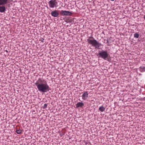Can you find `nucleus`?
<instances>
[{"instance_id": "f03ea898", "label": "nucleus", "mask_w": 145, "mask_h": 145, "mask_svg": "<svg viewBox=\"0 0 145 145\" xmlns=\"http://www.w3.org/2000/svg\"><path fill=\"white\" fill-rule=\"evenodd\" d=\"M89 39H87V41L88 43L91 44L92 46H94L95 48L98 49H99V47L102 45L101 43L95 39L93 37H89Z\"/></svg>"}, {"instance_id": "9d476101", "label": "nucleus", "mask_w": 145, "mask_h": 145, "mask_svg": "<svg viewBox=\"0 0 145 145\" xmlns=\"http://www.w3.org/2000/svg\"><path fill=\"white\" fill-rule=\"evenodd\" d=\"M139 70L141 72L145 71V67L141 66L139 67Z\"/></svg>"}, {"instance_id": "1a4fd4ad", "label": "nucleus", "mask_w": 145, "mask_h": 145, "mask_svg": "<svg viewBox=\"0 0 145 145\" xmlns=\"http://www.w3.org/2000/svg\"><path fill=\"white\" fill-rule=\"evenodd\" d=\"M84 104L82 102H78L76 104V108L82 107L84 106Z\"/></svg>"}, {"instance_id": "4468645a", "label": "nucleus", "mask_w": 145, "mask_h": 145, "mask_svg": "<svg viewBox=\"0 0 145 145\" xmlns=\"http://www.w3.org/2000/svg\"><path fill=\"white\" fill-rule=\"evenodd\" d=\"M47 104H45L43 106V109H45L47 107Z\"/></svg>"}, {"instance_id": "39448f33", "label": "nucleus", "mask_w": 145, "mask_h": 145, "mask_svg": "<svg viewBox=\"0 0 145 145\" xmlns=\"http://www.w3.org/2000/svg\"><path fill=\"white\" fill-rule=\"evenodd\" d=\"M48 4L50 8H53L57 6V2L56 0H51L48 2Z\"/></svg>"}, {"instance_id": "f257e3e1", "label": "nucleus", "mask_w": 145, "mask_h": 145, "mask_svg": "<svg viewBox=\"0 0 145 145\" xmlns=\"http://www.w3.org/2000/svg\"><path fill=\"white\" fill-rule=\"evenodd\" d=\"M44 80L40 78H39L35 83L38 90L43 93L46 92L50 90V87L46 83H43Z\"/></svg>"}, {"instance_id": "7ed1b4c3", "label": "nucleus", "mask_w": 145, "mask_h": 145, "mask_svg": "<svg viewBox=\"0 0 145 145\" xmlns=\"http://www.w3.org/2000/svg\"><path fill=\"white\" fill-rule=\"evenodd\" d=\"M8 1L9 0H0V12H3L6 10L4 5H6Z\"/></svg>"}, {"instance_id": "0eeeda50", "label": "nucleus", "mask_w": 145, "mask_h": 145, "mask_svg": "<svg viewBox=\"0 0 145 145\" xmlns=\"http://www.w3.org/2000/svg\"><path fill=\"white\" fill-rule=\"evenodd\" d=\"M51 16L54 17H57L59 14L57 10H52L51 13Z\"/></svg>"}, {"instance_id": "6e6552de", "label": "nucleus", "mask_w": 145, "mask_h": 145, "mask_svg": "<svg viewBox=\"0 0 145 145\" xmlns=\"http://www.w3.org/2000/svg\"><path fill=\"white\" fill-rule=\"evenodd\" d=\"M88 94H89L87 91H86L84 92L82 96V99L84 100H85L88 97Z\"/></svg>"}, {"instance_id": "2eb2a0df", "label": "nucleus", "mask_w": 145, "mask_h": 145, "mask_svg": "<svg viewBox=\"0 0 145 145\" xmlns=\"http://www.w3.org/2000/svg\"><path fill=\"white\" fill-rule=\"evenodd\" d=\"M110 39H108L107 40V43H108L109 42V40H110Z\"/></svg>"}, {"instance_id": "dca6fc26", "label": "nucleus", "mask_w": 145, "mask_h": 145, "mask_svg": "<svg viewBox=\"0 0 145 145\" xmlns=\"http://www.w3.org/2000/svg\"><path fill=\"white\" fill-rule=\"evenodd\" d=\"M63 134H60V137H62L63 135Z\"/></svg>"}, {"instance_id": "a211bd4d", "label": "nucleus", "mask_w": 145, "mask_h": 145, "mask_svg": "<svg viewBox=\"0 0 145 145\" xmlns=\"http://www.w3.org/2000/svg\"><path fill=\"white\" fill-rule=\"evenodd\" d=\"M46 7H47V8L48 9L49 8V7H48V6H46Z\"/></svg>"}, {"instance_id": "f8f14e48", "label": "nucleus", "mask_w": 145, "mask_h": 145, "mask_svg": "<svg viewBox=\"0 0 145 145\" xmlns=\"http://www.w3.org/2000/svg\"><path fill=\"white\" fill-rule=\"evenodd\" d=\"M16 132L18 134H21L22 132V131L21 129H19L16 130Z\"/></svg>"}, {"instance_id": "20e7f679", "label": "nucleus", "mask_w": 145, "mask_h": 145, "mask_svg": "<svg viewBox=\"0 0 145 145\" xmlns=\"http://www.w3.org/2000/svg\"><path fill=\"white\" fill-rule=\"evenodd\" d=\"M97 55H99L101 57L105 60H106L110 57V55L108 54L107 51L104 50H102Z\"/></svg>"}, {"instance_id": "ddd939ff", "label": "nucleus", "mask_w": 145, "mask_h": 145, "mask_svg": "<svg viewBox=\"0 0 145 145\" xmlns=\"http://www.w3.org/2000/svg\"><path fill=\"white\" fill-rule=\"evenodd\" d=\"M134 36L135 38H138L139 37V34L138 33H136L134 35Z\"/></svg>"}, {"instance_id": "423d86ee", "label": "nucleus", "mask_w": 145, "mask_h": 145, "mask_svg": "<svg viewBox=\"0 0 145 145\" xmlns=\"http://www.w3.org/2000/svg\"><path fill=\"white\" fill-rule=\"evenodd\" d=\"M73 13L72 12H70L66 10H61L60 12V14L63 16H71Z\"/></svg>"}, {"instance_id": "aec40b11", "label": "nucleus", "mask_w": 145, "mask_h": 145, "mask_svg": "<svg viewBox=\"0 0 145 145\" xmlns=\"http://www.w3.org/2000/svg\"><path fill=\"white\" fill-rule=\"evenodd\" d=\"M43 39V40H44V39Z\"/></svg>"}, {"instance_id": "9b49d317", "label": "nucleus", "mask_w": 145, "mask_h": 145, "mask_svg": "<svg viewBox=\"0 0 145 145\" xmlns=\"http://www.w3.org/2000/svg\"><path fill=\"white\" fill-rule=\"evenodd\" d=\"M99 109L100 111L103 112L105 110V108L103 106H102L99 107Z\"/></svg>"}, {"instance_id": "6ab92c4d", "label": "nucleus", "mask_w": 145, "mask_h": 145, "mask_svg": "<svg viewBox=\"0 0 145 145\" xmlns=\"http://www.w3.org/2000/svg\"><path fill=\"white\" fill-rule=\"evenodd\" d=\"M41 41L42 42H43V40H41Z\"/></svg>"}, {"instance_id": "f3484780", "label": "nucleus", "mask_w": 145, "mask_h": 145, "mask_svg": "<svg viewBox=\"0 0 145 145\" xmlns=\"http://www.w3.org/2000/svg\"><path fill=\"white\" fill-rule=\"evenodd\" d=\"M5 51L7 52V53H8V51L7 50H5Z\"/></svg>"}]
</instances>
